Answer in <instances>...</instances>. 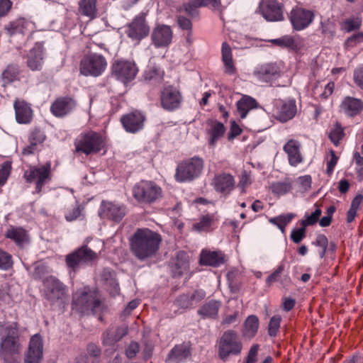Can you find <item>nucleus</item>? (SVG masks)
Masks as SVG:
<instances>
[{"instance_id":"nucleus-1","label":"nucleus","mask_w":363,"mask_h":363,"mask_svg":"<svg viewBox=\"0 0 363 363\" xmlns=\"http://www.w3.org/2000/svg\"><path fill=\"white\" fill-rule=\"evenodd\" d=\"M128 241L131 254L138 260L144 262L157 255L162 238L156 231L148 228H139L130 236Z\"/></svg>"},{"instance_id":"nucleus-2","label":"nucleus","mask_w":363,"mask_h":363,"mask_svg":"<svg viewBox=\"0 0 363 363\" xmlns=\"http://www.w3.org/2000/svg\"><path fill=\"white\" fill-rule=\"evenodd\" d=\"M0 359L4 363H20L23 343L17 325L12 323L0 330Z\"/></svg>"},{"instance_id":"nucleus-3","label":"nucleus","mask_w":363,"mask_h":363,"mask_svg":"<svg viewBox=\"0 0 363 363\" xmlns=\"http://www.w3.org/2000/svg\"><path fill=\"white\" fill-rule=\"evenodd\" d=\"M75 151L86 155L96 154L106 147L104 138L95 131L82 133L75 139Z\"/></svg>"},{"instance_id":"nucleus-4","label":"nucleus","mask_w":363,"mask_h":363,"mask_svg":"<svg viewBox=\"0 0 363 363\" xmlns=\"http://www.w3.org/2000/svg\"><path fill=\"white\" fill-rule=\"evenodd\" d=\"M133 198L140 204H152L162 197V188L155 182L141 180L132 189Z\"/></svg>"},{"instance_id":"nucleus-5","label":"nucleus","mask_w":363,"mask_h":363,"mask_svg":"<svg viewBox=\"0 0 363 363\" xmlns=\"http://www.w3.org/2000/svg\"><path fill=\"white\" fill-rule=\"evenodd\" d=\"M203 167L204 161L199 157L185 160L177 165L175 179L179 182H191L201 175Z\"/></svg>"},{"instance_id":"nucleus-6","label":"nucleus","mask_w":363,"mask_h":363,"mask_svg":"<svg viewBox=\"0 0 363 363\" xmlns=\"http://www.w3.org/2000/svg\"><path fill=\"white\" fill-rule=\"evenodd\" d=\"M23 177L27 183L35 184L34 194H40L43 186L51 180V163L48 162L40 166L30 165L23 172Z\"/></svg>"},{"instance_id":"nucleus-7","label":"nucleus","mask_w":363,"mask_h":363,"mask_svg":"<svg viewBox=\"0 0 363 363\" xmlns=\"http://www.w3.org/2000/svg\"><path fill=\"white\" fill-rule=\"evenodd\" d=\"M99 254L86 245L79 247L65 257L66 264L74 272H77L82 266L92 265L99 259Z\"/></svg>"},{"instance_id":"nucleus-8","label":"nucleus","mask_w":363,"mask_h":363,"mask_svg":"<svg viewBox=\"0 0 363 363\" xmlns=\"http://www.w3.org/2000/svg\"><path fill=\"white\" fill-rule=\"evenodd\" d=\"M242 348V342L236 332L232 330L223 333L218 342L219 357L225 361L230 356L239 354Z\"/></svg>"},{"instance_id":"nucleus-9","label":"nucleus","mask_w":363,"mask_h":363,"mask_svg":"<svg viewBox=\"0 0 363 363\" xmlns=\"http://www.w3.org/2000/svg\"><path fill=\"white\" fill-rule=\"evenodd\" d=\"M43 286V296L50 304L62 303L67 296V286L55 277H47Z\"/></svg>"},{"instance_id":"nucleus-10","label":"nucleus","mask_w":363,"mask_h":363,"mask_svg":"<svg viewBox=\"0 0 363 363\" xmlns=\"http://www.w3.org/2000/svg\"><path fill=\"white\" fill-rule=\"evenodd\" d=\"M106 67L107 62L103 55L89 53L82 59L79 71L84 76L99 77L102 74Z\"/></svg>"},{"instance_id":"nucleus-11","label":"nucleus","mask_w":363,"mask_h":363,"mask_svg":"<svg viewBox=\"0 0 363 363\" xmlns=\"http://www.w3.org/2000/svg\"><path fill=\"white\" fill-rule=\"evenodd\" d=\"M73 302L77 310L84 314H95L99 311L101 306L96 295L86 289L78 291L74 294Z\"/></svg>"},{"instance_id":"nucleus-12","label":"nucleus","mask_w":363,"mask_h":363,"mask_svg":"<svg viewBox=\"0 0 363 363\" xmlns=\"http://www.w3.org/2000/svg\"><path fill=\"white\" fill-rule=\"evenodd\" d=\"M146 13L137 15L126 26L127 36L136 43L146 38L150 33V26L146 21Z\"/></svg>"},{"instance_id":"nucleus-13","label":"nucleus","mask_w":363,"mask_h":363,"mask_svg":"<svg viewBox=\"0 0 363 363\" xmlns=\"http://www.w3.org/2000/svg\"><path fill=\"white\" fill-rule=\"evenodd\" d=\"M161 106L167 111H173L180 108L183 97L181 91L175 86H164L160 92Z\"/></svg>"},{"instance_id":"nucleus-14","label":"nucleus","mask_w":363,"mask_h":363,"mask_svg":"<svg viewBox=\"0 0 363 363\" xmlns=\"http://www.w3.org/2000/svg\"><path fill=\"white\" fill-rule=\"evenodd\" d=\"M290 22L296 30H302L313 22L314 13L300 6H294L289 14Z\"/></svg>"},{"instance_id":"nucleus-15","label":"nucleus","mask_w":363,"mask_h":363,"mask_svg":"<svg viewBox=\"0 0 363 363\" xmlns=\"http://www.w3.org/2000/svg\"><path fill=\"white\" fill-rule=\"evenodd\" d=\"M258 9L267 21H281L284 19V5L278 0H262Z\"/></svg>"},{"instance_id":"nucleus-16","label":"nucleus","mask_w":363,"mask_h":363,"mask_svg":"<svg viewBox=\"0 0 363 363\" xmlns=\"http://www.w3.org/2000/svg\"><path fill=\"white\" fill-rule=\"evenodd\" d=\"M113 74L126 84L135 79L138 72L135 63L129 60H118L112 67Z\"/></svg>"},{"instance_id":"nucleus-17","label":"nucleus","mask_w":363,"mask_h":363,"mask_svg":"<svg viewBox=\"0 0 363 363\" xmlns=\"http://www.w3.org/2000/svg\"><path fill=\"white\" fill-rule=\"evenodd\" d=\"M77 106V101L73 97L59 96L51 104L50 112L57 118H64L72 113Z\"/></svg>"},{"instance_id":"nucleus-18","label":"nucleus","mask_w":363,"mask_h":363,"mask_svg":"<svg viewBox=\"0 0 363 363\" xmlns=\"http://www.w3.org/2000/svg\"><path fill=\"white\" fill-rule=\"evenodd\" d=\"M43 355V341L41 335L35 334L30 337L24 363H40Z\"/></svg>"},{"instance_id":"nucleus-19","label":"nucleus","mask_w":363,"mask_h":363,"mask_svg":"<svg viewBox=\"0 0 363 363\" xmlns=\"http://www.w3.org/2000/svg\"><path fill=\"white\" fill-rule=\"evenodd\" d=\"M125 207L110 201H102L99 211L101 218L119 222L125 215Z\"/></svg>"},{"instance_id":"nucleus-20","label":"nucleus","mask_w":363,"mask_h":363,"mask_svg":"<svg viewBox=\"0 0 363 363\" xmlns=\"http://www.w3.org/2000/svg\"><path fill=\"white\" fill-rule=\"evenodd\" d=\"M173 33L170 26L159 24L155 26L151 33L152 43L155 48H165L172 40Z\"/></svg>"},{"instance_id":"nucleus-21","label":"nucleus","mask_w":363,"mask_h":363,"mask_svg":"<svg viewBox=\"0 0 363 363\" xmlns=\"http://www.w3.org/2000/svg\"><path fill=\"white\" fill-rule=\"evenodd\" d=\"M145 117L143 113L135 111L123 115L121 121L125 130L131 133H135L143 128Z\"/></svg>"},{"instance_id":"nucleus-22","label":"nucleus","mask_w":363,"mask_h":363,"mask_svg":"<svg viewBox=\"0 0 363 363\" xmlns=\"http://www.w3.org/2000/svg\"><path fill=\"white\" fill-rule=\"evenodd\" d=\"M214 189L224 196H228L235 187V179L228 173L217 174L214 176L212 183Z\"/></svg>"},{"instance_id":"nucleus-23","label":"nucleus","mask_w":363,"mask_h":363,"mask_svg":"<svg viewBox=\"0 0 363 363\" xmlns=\"http://www.w3.org/2000/svg\"><path fill=\"white\" fill-rule=\"evenodd\" d=\"M301 143L296 140H289L284 146V151L287 154L289 163L296 167L303 161V157L300 151Z\"/></svg>"},{"instance_id":"nucleus-24","label":"nucleus","mask_w":363,"mask_h":363,"mask_svg":"<svg viewBox=\"0 0 363 363\" xmlns=\"http://www.w3.org/2000/svg\"><path fill=\"white\" fill-rule=\"evenodd\" d=\"M277 118L282 122H286L295 116L296 113V105L294 99H289L286 101H278L277 102Z\"/></svg>"},{"instance_id":"nucleus-25","label":"nucleus","mask_w":363,"mask_h":363,"mask_svg":"<svg viewBox=\"0 0 363 363\" xmlns=\"http://www.w3.org/2000/svg\"><path fill=\"white\" fill-rule=\"evenodd\" d=\"M43 44L36 43L28 55L27 65L33 71L40 70L43 62Z\"/></svg>"},{"instance_id":"nucleus-26","label":"nucleus","mask_w":363,"mask_h":363,"mask_svg":"<svg viewBox=\"0 0 363 363\" xmlns=\"http://www.w3.org/2000/svg\"><path fill=\"white\" fill-rule=\"evenodd\" d=\"M225 262V256L220 251L203 250L200 255L199 263L201 265L218 267Z\"/></svg>"},{"instance_id":"nucleus-27","label":"nucleus","mask_w":363,"mask_h":363,"mask_svg":"<svg viewBox=\"0 0 363 363\" xmlns=\"http://www.w3.org/2000/svg\"><path fill=\"white\" fill-rule=\"evenodd\" d=\"M340 110L348 116H356L363 111V101L359 99L346 96L340 104Z\"/></svg>"},{"instance_id":"nucleus-28","label":"nucleus","mask_w":363,"mask_h":363,"mask_svg":"<svg viewBox=\"0 0 363 363\" xmlns=\"http://www.w3.org/2000/svg\"><path fill=\"white\" fill-rule=\"evenodd\" d=\"M207 125L209 127L208 134L209 135L208 145L215 147L218 140H220L225 133V127L224 125L214 119H208L206 121Z\"/></svg>"},{"instance_id":"nucleus-29","label":"nucleus","mask_w":363,"mask_h":363,"mask_svg":"<svg viewBox=\"0 0 363 363\" xmlns=\"http://www.w3.org/2000/svg\"><path fill=\"white\" fill-rule=\"evenodd\" d=\"M191 355L190 347L185 344L175 345L169 352L165 362L167 363H180Z\"/></svg>"},{"instance_id":"nucleus-30","label":"nucleus","mask_w":363,"mask_h":363,"mask_svg":"<svg viewBox=\"0 0 363 363\" xmlns=\"http://www.w3.org/2000/svg\"><path fill=\"white\" fill-rule=\"evenodd\" d=\"M285 264L281 262L277 269L266 279V283L271 286L275 282H279L282 287H287L291 284V279L288 274H284Z\"/></svg>"},{"instance_id":"nucleus-31","label":"nucleus","mask_w":363,"mask_h":363,"mask_svg":"<svg viewBox=\"0 0 363 363\" xmlns=\"http://www.w3.org/2000/svg\"><path fill=\"white\" fill-rule=\"evenodd\" d=\"M16 118L18 123L27 124L31 121L32 110L27 103L16 100L14 102Z\"/></svg>"},{"instance_id":"nucleus-32","label":"nucleus","mask_w":363,"mask_h":363,"mask_svg":"<svg viewBox=\"0 0 363 363\" xmlns=\"http://www.w3.org/2000/svg\"><path fill=\"white\" fill-rule=\"evenodd\" d=\"M279 67L273 63L262 65L255 71V75L260 80L264 82H269L273 78L277 77L279 76Z\"/></svg>"},{"instance_id":"nucleus-33","label":"nucleus","mask_w":363,"mask_h":363,"mask_svg":"<svg viewBox=\"0 0 363 363\" xmlns=\"http://www.w3.org/2000/svg\"><path fill=\"white\" fill-rule=\"evenodd\" d=\"M189 268V256L185 252H179L172 267L173 276L180 277L186 273Z\"/></svg>"},{"instance_id":"nucleus-34","label":"nucleus","mask_w":363,"mask_h":363,"mask_svg":"<svg viewBox=\"0 0 363 363\" xmlns=\"http://www.w3.org/2000/svg\"><path fill=\"white\" fill-rule=\"evenodd\" d=\"M78 13L86 16L89 20L97 17V0H80L79 1Z\"/></svg>"},{"instance_id":"nucleus-35","label":"nucleus","mask_w":363,"mask_h":363,"mask_svg":"<svg viewBox=\"0 0 363 363\" xmlns=\"http://www.w3.org/2000/svg\"><path fill=\"white\" fill-rule=\"evenodd\" d=\"M221 53L225 72L230 75L235 74L236 68L233 60L232 50L230 46L225 42L222 44Z\"/></svg>"},{"instance_id":"nucleus-36","label":"nucleus","mask_w":363,"mask_h":363,"mask_svg":"<svg viewBox=\"0 0 363 363\" xmlns=\"http://www.w3.org/2000/svg\"><path fill=\"white\" fill-rule=\"evenodd\" d=\"M257 101L251 96H243L236 104L237 111L241 118H245L250 110L257 107Z\"/></svg>"},{"instance_id":"nucleus-37","label":"nucleus","mask_w":363,"mask_h":363,"mask_svg":"<svg viewBox=\"0 0 363 363\" xmlns=\"http://www.w3.org/2000/svg\"><path fill=\"white\" fill-rule=\"evenodd\" d=\"M221 303L218 301L211 300L204 303L198 311V313L203 318H216L218 316V311Z\"/></svg>"},{"instance_id":"nucleus-38","label":"nucleus","mask_w":363,"mask_h":363,"mask_svg":"<svg viewBox=\"0 0 363 363\" xmlns=\"http://www.w3.org/2000/svg\"><path fill=\"white\" fill-rule=\"evenodd\" d=\"M31 23L25 18H18L15 21L10 22L5 26V30L9 35H13L17 33L24 34L29 30Z\"/></svg>"},{"instance_id":"nucleus-39","label":"nucleus","mask_w":363,"mask_h":363,"mask_svg":"<svg viewBox=\"0 0 363 363\" xmlns=\"http://www.w3.org/2000/svg\"><path fill=\"white\" fill-rule=\"evenodd\" d=\"M6 237L13 240L18 246H22L28 242L27 232L22 228L11 227L6 231Z\"/></svg>"},{"instance_id":"nucleus-40","label":"nucleus","mask_w":363,"mask_h":363,"mask_svg":"<svg viewBox=\"0 0 363 363\" xmlns=\"http://www.w3.org/2000/svg\"><path fill=\"white\" fill-rule=\"evenodd\" d=\"M259 328V319L256 315H251L247 317L244 323V336L252 338L257 333Z\"/></svg>"},{"instance_id":"nucleus-41","label":"nucleus","mask_w":363,"mask_h":363,"mask_svg":"<svg viewBox=\"0 0 363 363\" xmlns=\"http://www.w3.org/2000/svg\"><path fill=\"white\" fill-rule=\"evenodd\" d=\"M296 215L293 213L279 215L278 216L272 218L269 220V223L277 225L281 233H285L286 226L295 218Z\"/></svg>"},{"instance_id":"nucleus-42","label":"nucleus","mask_w":363,"mask_h":363,"mask_svg":"<svg viewBox=\"0 0 363 363\" xmlns=\"http://www.w3.org/2000/svg\"><path fill=\"white\" fill-rule=\"evenodd\" d=\"M20 70L18 66L9 65L2 73V80L4 84H9L19 80Z\"/></svg>"},{"instance_id":"nucleus-43","label":"nucleus","mask_w":363,"mask_h":363,"mask_svg":"<svg viewBox=\"0 0 363 363\" xmlns=\"http://www.w3.org/2000/svg\"><path fill=\"white\" fill-rule=\"evenodd\" d=\"M144 79L153 84H160L163 79L162 72L155 67H149L145 72Z\"/></svg>"},{"instance_id":"nucleus-44","label":"nucleus","mask_w":363,"mask_h":363,"mask_svg":"<svg viewBox=\"0 0 363 363\" xmlns=\"http://www.w3.org/2000/svg\"><path fill=\"white\" fill-rule=\"evenodd\" d=\"M344 135V129L341 125L337 123L334 125L329 133V138L331 142L336 146L339 145L340 141L343 138Z\"/></svg>"},{"instance_id":"nucleus-45","label":"nucleus","mask_w":363,"mask_h":363,"mask_svg":"<svg viewBox=\"0 0 363 363\" xmlns=\"http://www.w3.org/2000/svg\"><path fill=\"white\" fill-rule=\"evenodd\" d=\"M291 189V184L289 182H277L273 183L271 186L272 193L278 196L287 194Z\"/></svg>"},{"instance_id":"nucleus-46","label":"nucleus","mask_w":363,"mask_h":363,"mask_svg":"<svg viewBox=\"0 0 363 363\" xmlns=\"http://www.w3.org/2000/svg\"><path fill=\"white\" fill-rule=\"evenodd\" d=\"M315 206L317 208L315 211L309 216H306V219L301 221V225L302 226L307 227L308 225H313L318 222L320 216H321L322 211L316 204Z\"/></svg>"},{"instance_id":"nucleus-47","label":"nucleus","mask_w":363,"mask_h":363,"mask_svg":"<svg viewBox=\"0 0 363 363\" xmlns=\"http://www.w3.org/2000/svg\"><path fill=\"white\" fill-rule=\"evenodd\" d=\"M362 25V21L359 18H352L346 19L342 24L343 29L347 32H352V30H357Z\"/></svg>"},{"instance_id":"nucleus-48","label":"nucleus","mask_w":363,"mask_h":363,"mask_svg":"<svg viewBox=\"0 0 363 363\" xmlns=\"http://www.w3.org/2000/svg\"><path fill=\"white\" fill-rule=\"evenodd\" d=\"M83 208L79 204H76L72 208L67 209L65 213V219L67 221H73L78 218L82 212Z\"/></svg>"},{"instance_id":"nucleus-49","label":"nucleus","mask_w":363,"mask_h":363,"mask_svg":"<svg viewBox=\"0 0 363 363\" xmlns=\"http://www.w3.org/2000/svg\"><path fill=\"white\" fill-rule=\"evenodd\" d=\"M281 318L280 315H276L271 318L268 325V333L270 336H275L280 327Z\"/></svg>"},{"instance_id":"nucleus-50","label":"nucleus","mask_w":363,"mask_h":363,"mask_svg":"<svg viewBox=\"0 0 363 363\" xmlns=\"http://www.w3.org/2000/svg\"><path fill=\"white\" fill-rule=\"evenodd\" d=\"M272 43L283 48H294L296 45L295 40L293 37L285 35L280 38L272 40Z\"/></svg>"},{"instance_id":"nucleus-51","label":"nucleus","mask_w":363,"mask_h":363,"mask_svg":"<svg viewBox=\"0 0 363 363\" xmlns=\"http://www.w3.org/2000/svg\"><path fill=\"white\" fill-rule=\"evenodd\" d=\"M213 218L210 216H204L199 222L194 224V228L199 231H204L208 230L212 223Z\"/></svg>"},{"instance_id":"nucleus-52","label":"nucleus","mask_w":363,"mask_h":363,"mask_svg":"<svg viewBox=\"0 0 363 363\" xmlns=\"http://www.w3.org/2000/svg\"><path fill=\"white\" fill-rule=\"evenodd\" d=\"M361 43H363V33L360 32L348 38L345 42V47L347 49H350Z\"/></svg>"},{"instance_id":"nucleus-53","label":"nucleus","mask_w":363,"mask_h":363,"mask_svg":"<svg viewBox=\"0 0 363 363\" xmlns=\"http://www.w3.org/2000/svg\"><path fill=\"white\" fill-rule=\"evenodd\" d=\"M12 264L11 256L0 249V269L7 270L12 266Z\"/></svg>"},{"instance_id":"nucleus-54","label":"nucleus","mask_w":363,"mask_h":363,"mask_svg":"<svg viewBox=\"0 0 363 363\" xmlns=\"http://www.w3.org/2000/svg\"><path fill=\"white\" fill-rule=\"evenodd\" d=\"M45 139V135L40 129L35 128L30 134L29 141L36 145L42 143Z\"/></svg>"},{"instance_id":"nucleus-55","label":"nucleus","mask_w":363,"mask_h":363,"mask_svg":"<svg viewBox=\"0 0 363 363\" xmlns=\"http://www.w3.org/2000/svg\"><path fill=\"white\" fill-rule=\"evenodd\" d=\"M306 227L301 225V228L294 229L291 233V239L294 243H300L306 237Z\"/></svg>"},{"instance_id":"nucleus-56","label":"nucleus","mask_w":363,"mask_h":363,"mask_svg":"<svg viewBox=\"0 0 363 363\" xmlns=\"http://www.w3.org/2000/svg\"><path fill=\"white\" fill-rule=\"evenodd\" d=\"M338 159L339 158L335 155V151L331 150L330 151V159L327 162L326 173L328 175H330L333 172L334 168L337 163Z\"/></svg>"},{"instance_id":"nucleus-57","label":"nucleus","mask_w":363,"mask_h":363,"mask_svg":"<svg viewBox=\"0 0 363 363\" xmlns=\"http://www.w3.org/2000/svg\"><path fill=\"white\" fill-rule=\"evenodd\" d=\"M177 303L182 308H189L193 306L190 300L189 294L180 295L177 299Z\"/></svg>"},{"instance_id":"nucleus-58","label":"nucleus","mask_w":363,"mask_h":363,"mask_svg":"<svg viewBox=\"0 0 363 363\" xmlns=\"http://www.w3.org/2000/svg\"><path fill=\"white\" fill-rule=\"evenodd\" d=\"M11 171V165L8 163H4L0 167V184L3 186L9 174Z\"/></svg>"},{"instance_id":"nucleus-59","label":"nucleus","mask_w":363,"mask_h":363,"mask_svg":"<svg viewBox=\"0 0 363 363\" xmlns=\"http://www.w3.org/2000/svg\"><path fill=\"white\" fill-rule=\"evenodd\" d=\"M259 346L257 344L253 345L249 351L245 363H256Z\"/></svg>"},{"instance_id":"nucleus-60","label":"nucleus","mask_w":363,"mask_h":363,"mask_svg":"<svg viewBox=\"0 0 363 363\" xmlns=\"http://www.w3.org/2000/svg\"><path fill=\"white\" fill-rule=\"evenodd\" d=\"M189 296L192 304H196L206 297V292L203 289H197L189 294Z\"/></svg>"},{"instance_id":"nucleus-61","label":"nucleus","mask_w":363,"mask_h":363,"mask_svg":"<svg viewBox=\"0 0 363 363\" xmlns=\"http://www.w3.org/2000/svg\"><path fill=\"white\" fill-rule=\"evenodd\" d=\"M140 350V346L136 342H131L125 350V354L128 358L132 359L136 356Z\"/></svg>"},{"instance_id":"nucleus-62","label":"nucleus","mask_w":363,"mask_h":363,"mask_svg":"<svg viewBox=\"0 0 363 363\" xmlns=\"http://www.w3.org/2000/svg\"><path fill=\"white\" fill-rule=\"evenodd\" d=\"M251 179L250 175L246 171H244L240 176L238 186L242 189V192H245V188L250 185Z\"/></svg>"},{"instance_id":"nucleus-63","label":"nucleus","mask_w":363,"mask_h":363,"mask_svg":"<svg viewBox=\"0 0 363 363\" xmlns=\"http://www.w3.org/2000/svg\"><path fill=\"white\" fill-rule=\"evenodd\" d=\"M241 133L242 129L240 127L235 121H233L230 125V132L228 135V140H233L235 137L240 135Z\"/></svg>"},{"instance_id":"nucleus-64","label":"nucleus","mask_w":363,"mask_h":363,"mask_svg":"<svg viewBox=\"0 0 363 363\" xmlns=\"http://www.w3.org/2000/svg\"><path fill=\"white\" fill-rule=\"evenodd\" d=\"M354 80L355 83L363 89V67H359L354 70Z\"/></svg>"}]
</instances>
